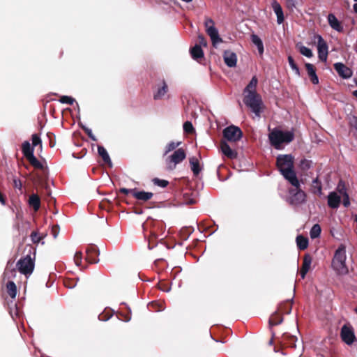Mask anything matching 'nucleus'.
<instances>
[{"label": "nucleus", "instance_id": "1", "mask_svg": "<svg viewBox=\"0 0 357 357\" xmlns=\"http://www.w3.org/2000/svg\"><path fill=\"white\" fill-rule=\"evenodd\" d=\"M257 78L254 76L243 91V102L258 118L260 117L262 100L257 93Z\"/></svg>", "mask_w": 357, "mask_h": 357}, {"label": "nucleus", "instance_id": "2", "mask_svg": "<svg viewBox=\"0 0 357 357\" xmlns=\"http://www.w3.org/2000/svg\"><path fill=\"white\" fill-rule=\"evenodd\" d=\"M277 166L284 178L294 187L299 185V180L294 170V157L291 154L279 155L277 158Z\"/></svg>", "mask_w": 357, "mask_h": 357}, {"label": "nucleus", "instance_id": "3", "mask_svg": "<svg viewBox=\"0 0 357 357\" xmlns=\"http://www.w3.org/2000/svg\"><path fill=\"white\" fill-rule=\"evenodd\" d=\"M294 139V134L292 131H283L274 128L268 135L270 144L277 150L283 148V144H289Z\"/></svg>", "mask_w": 357, "mask_h": 357}, {"label": "nucleus", "instance_id": "4", "mask_svg": "<svg viewBox=\"0 0 357 357\" xmlns=\"http://www.w3.org/2000/svg\"><path fill=\"white\" fill-rule=\"evenodd\" d=\"M346 249L344 245H340L335 251L333 261L332 267L337 275H344L349 273L346 264Z\"/></svg>", "mask_w": 357, "mask_h": 357}, {"label": "nucleus", "instance_id": "5", "mask_svg": "<svg viewBox=\"0 0 357 357\" xmlns=\"http://www.w3.org/2000/svg\"><path fill=\"white\" fill-rule=\"evenodd\" d=\"M186 158V153L182 148L177 149L172 154L167 155L165 159L167 169L174 170L176 165L183 162Z\"/></svg>", "mask_w": 357, "mask_h": 357}, {"label": "nucleus", "instance_id": "6", "mask_svg": "<svg viewBox=\"0 0 357 357\" xmlns=\"http://www.w3.org/2000/svg\"><path fill=\"white\" fill-rule=\"evenodd\" d=\"M206 31L209 36L213 46L216 47L217 45L222 42V39L220 37L218 30L215 26V22L211 18H206L204 22Z\"/></svg>", "mask_w": 357, "mask_h": 357}, {"label": "nucleus", "instance_id": "7", "mask_svg": "<svg viewBox=\"0 0 357 357\" xmlns=\"http://www.w3.org/2000/svg\"><path fill=\"white\" fill-rule=\"evenodd\" d=\"M17 266L21 273L31 275L34 268V261L30 255H26L17 261Z\"/></svg>", "mask_w": 357, "mask_h": 357}, {"label": "nucleus", "instance_id": "8", "mask_svg": "<svg viewBox=\"0 0 357 357\" xmlns=\"http://www.w3.org/2000/svg\"><path fill=\"white\" fill-rule=\"evenodd\" d=\"M301 183L298 187H294L295 189H291L289 193V202L291 204L298 205L304 203L306 199V194L301 188Z\"/></svg>", "mask_w": 357, "mask_h": 357}, {"label": "nucleus", "instance_id": "9", "mask_svg": "<svg viewBox=\"0 0 357 357\" xmlns=\"http://www.w3.org/2000/svg\"><path fill=\"white\" fill-rule=\"evenodd\" d=\"M223 135L228 141L236 142L241 139L243 132L238 127L230 126L223 130Z\"/></svg>", "mask_w": 357, "mask_h": 357}, {"label": "nucleus", "instance_id": "10", "mask_svg": "<svg viewBox=\"0 0 357 357\" xmlns=\"http://www.w3.org/2000/svg\"><path fill=\"white\" fill-rule=\"evenodd\" d=\"M314 39H317V52L319 59L322 61H326L328 52L327 43L320 35H315Z\"/></svg>", "mask_w": 357, "mask_h": 357}, {"label": "nucleus", "instance_id": "11", "mask_svg": "<svg viewBox=\"0 0 357 357\" xmlns=\"http://www.w3.org/2000/svg\"><path fill=\"white\" fill-rule=\"evenodd\" d=\"M340 336L344 342L351 345L356 340L354 330L351 326L344 325L341 328Z\"/></svg>", "mask_w": 357, "mask_h": 357}, {"label": "nucleus", "instance_id": "12", "mask_svg": "<svg viewBox=\"0 0 357 357\" xmlns=\"http://www.w3.org/2000/svg\"><path fill=\"white\" fill-rule=\"evenodd\" d=\"M334 68L338 75L344 79H348L352 76L351 70L342 63H335Z\"/></svg>", "mask_w": 357, "mask_h": 357}, {"label": "nucleus", "instance_id": "13", "mask_svg": "<svg viewBox=\"0 0 357 357\" xmlns=\"http://www.w3.org/2000/svg\"><path fill=\"white\" fill-rule=\"evenodd\" d=\"M223 58L225 64L228 67L232 68L236 66L237 56L234 52L230 50H226L224 52Z\"/></svg>", "mask_w": 357, "mask_h": 357}, {"label": "nucleus", "instance_id": "14", "mask_svg": "<svg viewBox=\"0 0 357 357\" xmlns=\"http://www.w3.org/2000/svg\"><path fill=\"white\" fill-rule=\"evenodd\" d=\"M341 197L336 192H331L328 195V205L332 208H337L340 204Z\"/></svg>", "mask_w": 357, "mask_h": 357}, {"label": "nucleus", "instance_id": "15", "mask_svg": "<svg viewBox=\"0 0 357 357\" xmlns=\"http://www.w3.org/2000/svg\"><path fill=\"white\" fill-rule=\"evenodd\" d=\"M312 257L310 255L307 254L303 257V265L301 269V276L302 279H304L307 273L309 271L311 267Z\"/></svg>", "mask_w": 357, "mask_h": 357}, {"label": "nucleus", "instance_id": "16", "mask_svg": "<svg viewBox=\"0 0 357 357\" xmlns=\"http://www.w3.org/2000/svg\"><path fill=\"white\" fill-rule=\"evenodd\" d=\"M220 149L222 153L230 159H234L237 157V153L234 150L231 149V147L226 142H222L220 144Z\"/></svg>", "mask_w": 357, "mask_h": 357}, {"label": "nucleus", "instance_id": "17", "mask_svg": "<svg viewBox=\"0 0 357 357\" xmlns=\"http://www.w3.org/2000/svg\"><path fill=\"white\" fill-rule=\"evenodd\" d=\"M271 6L277 16V22L279 24H282L284 22V14L281 6L275 0L272 1Z\"/></svg>", "mask_w": 357, "mask_h": 357}, {"label": "nucleus", "instance_id": "18", "mask_svg": "<svg viewBox=\"0 0 357 357\" xmlns=\"http://www.w3.org/2000/svg\"><path fill=\"white\" fill-rule=\"evenodd\" d=\"M328 22L330 26L334 30L342 32L343 31V26L341 23L339 22L337 18L335 16V15L331 13L328 15Z\"/></svg>", "mask_w": 357, "mask_h": 357}, {"label": "nucleus", "instance_id": "19", "mask_svg": "<svg viewBox=\"0 0 357 357\" xmlns=\"http://www.w3.org/2000/svg\"><path fill=\"white\" fill-rule=\"evenodd\" d=\"M311 191L312 193L318 195L319 196L322 195V184L318 176L312 181Z\"/></svg>", "mask_w": 357, "mask_h": 357}, {"label": "nucleus", "instance_id": "20", "mask_svg": "<svg viewBox=\"0 0 357 357\" xmlns=\"http://www.w3.org/2000/svg\"><path fill=\"white\" fill-rule=\"evenodd\" d=\"M305 68L307 72V74L309 77H310V79L312 82L314 84H317L319 83V78L316 74L315 69L312 64L307 63H305Z\"/></svg>", "mask_w": 357, "mask_h": 357}, {"label": "nucleus", "instance_id": "21", "mask_svg": "<svg viewBox=\"0 0 357 357\" xmlns=\"http://www.w3.org/2000/svg\"><path fill=\"white\" fill-rule=\"evenodd\" d=\"M153 194L150 192L138 191L135 189L133 192V197L138 200L148 201L153 197Z\"/></svg>", "mask_w": 357, "mask_h": 357}, {"label": "nucleus", "instance_id": "22", "mask_svg": "<svg viewBox=\"0 0 357 357\" xmlns=\"http://www.w3.org/2000/svg\"><path fill=\"white\" fill-rule=\"evenodd\" d=\"M167 84L163 81L162 85L161 87H158L156 90V91L153 94V98L155 100H160L162 99L165 94L167 92Z\"/></svg>", "mask_w": 357, "mask_h": 357}, {"label": "nucleus", "instance_id": "23", "mask_svg": "<svg viewBox=\"0 0 357 357\" xmlns=\"http://www.w3.org/2000/svg\"><path fill=\"white\" fill-rule=\"evenodd\" d=\"M22 153L26 159L31 158L33 155V147L31 146L30 143L25 141L22 144Z\"/></svg>", "mask_w": 357, "mask_h": 357}, {"label": "nucleus", "instance_id": "24", "mask_svg": "<svg viewBox=\"0 0 357 357\" xmlns=\"http://www.w3.org/2000/svg\"><path fill=\"white\" fill-rule=\"evenodd\" d=\"M251 40L253 44L257 46L259 54L260 55L263 54L264 49L263 42L261 38L258 36L252 34L251 36Z\"/></svg>", "mask_w": 357, "mask_h": 357}, {"label": "nucleus", "instance_id": "25", "mask_svg": "<svg viewBox=\"0 0 357 357\" xmlns=\"http://www.w3.org/2000/svg\"><path fill=\"white\" fill-rule=\"evenodd\" d=\"M297 247L299 250H303L308 247V238L302 235H298L296 239Z\"/></svg>", "mask_w": 357, "mask_h": 357}, {"label": "nucleus", "instance_id": "26", "mask_svg": "<svg viewBox=\"0 0 357 357\" xmlns=\"http://www.w3.org/2000/svg\"><path fill=\"white\" fill-rule=\"evenodd\" d=\"M190 165L193 174L196 176L198 175L202 170L199 167V160L196 157H191L190 158Z\"/></svg>", "mask_w": 357, "mask_h": 357}, {"label": "nucleus", "instance_id": "27", "mask_svg": "<svg viewBox=\"0 0 357 357\" xmlns=\"http://www.w3.org/2000/svg\"><path fill=\"white\" fill-rule=\"evenodd\" d=\"M190 54H191L192 57L195 60H198L199 59H201L204 56L203 50L201 48L200 45H195L190 50Z\"/></svg>", "mask_w": 357, "mask_h": 357}, {"label": "nucleus", "instance_id": "28", "mask_svg": "<svg viewBox=\"0 0 357 357\" xmlns=\"http://www.w3.org/2000/svg\"><path fill=\"white\" fill-rule=\"evenodd\" d=\"M98 153L102 158L104 162L109 165H112V161L107 150L102 146H98Z\"/></svg>", "mask_w": 357, "mask_h": 357}, {"label": "nucleus", "instance_id": "29", "mask_svg": "<svg viewBox=\"0 0 357 357\" xmlns=\"http://www.w3.org/2000/svg\"><path fill=\"white\" fill-rule=\"evenodd\" d=\"M29 204L32 206L34 211H38L40 206V200L37 195L33 194L29 197Z\"/></svg>", "mask_w": 357, "mask_h": 357}, {"label": "nucleus", "instance_id": "30", "mask_svg": "<svg viewBox=\"0 0 357 357\" xmlns=\"http://www.w3.org/2000/svg\"><path fill=\"white\" fill-rule=\"evenodd\" d=\"M296 48L299 50L302 55L307 58H311L313 56L312 50L310 48L303 45L301 43L296 44Z\"/></svg>", "mask_w": 357, "mask_h": 357}, {"label": "nucleus", "instance_id": "31", "mask_svg": "<svg viewBox=\"0 0 357 357\" xmlns=\"http://www.w3.org/2000/svg\"><path fill=\"white\" fill-rule=\"evenodd\" d=\"M181 144V142H170L165 147L163 155H167L172 151H175Z\"/></svg>", "mask_w": 357, "mask_h": 357}, {"label": "nucleus", "instance_id": "32", "mask_svg": "<svg viewBox=\"0 0 357 357\" xmlns=\"http://www.w3.org/2000/svg\"><path fill=\"white\" fill-rule=\"evenodd\" d=\"M8 294L12 298H15L17 295V287L14 282L8 281L6 285Z\"/></svg>", "mask_w": 357, "mask_h": 357}, {"label": "nucleus", "instance_id": "33", "mask_svg": "<svg viewBox=\"0 0 357 357\" xmlns=\"http://www.w3.org/2000/svg\"><path fill=\"white\" fill-rule=\"evenodd\" d=\"M16 275V271L15 268H10L8 266L6 267L4 273L3 280L10 281V280L15 278Z\"/></svg>", "mask_w": 357, "mask_h": 357}, {"label": "nucleus", "instance_id": "34", "mask_svg": "<svg viewBox=\"0 0 357 357\" xmlns=\"http://www.w3.org/2000/svg\"><path fill=\"white\" fill-rule=\"evenodd\" d=\"M321 229V227L318 224H315L313 225V227L311 228L310 231V235L311 238L314 239L320 236Z\"/></svg>", "mask_w": 357, "mask_h": 357}, {"label": "nucleus", "instance_id": "35", "mask_svg": "<svg viewBox=\"0 0 357 357\" xmlns=\"http://www.w3.org/2000/svg\"><path fill=\"white\" fill-rule=\"evenodd\" d=\"M288 62L292 70L295 73L296 75L299 76L300 70L297 65L295 63L294 60L291 56H288Z\"/></svg>", "mask_w": 357, "mask_h": 357}, {"label": "nucleus", "instance_id": "36", "mask_svg": "<svg viewBox=\"0 0 357 357\" xmlns=\"http://www.w3.org/2000/svg\"><path fill=\"white\" fill-rule=\"evenodd\" d=\"M312 162L311 160L303 159L300 162V168L303 171H306L311 168Z\"/></svg>", "mask_w": 357, "mask_h": 357}, {"label": "nucleus", "instance_id": "37", "mask_svg": "<svg viewBox=\"0 0 357 357\" xmlns=\"http://www.w3.org/2000/svg\"><path fill=\"white\" fill-rule=\"evenodd\" d=\"M29 162L33 165L34 167L38 169H43V164L34 156H31V158L27 159Z\"/></svg>", "mask_w": 357, "mask_h": 357}, {"label": "nucleus", "instance_id": "38", "mask_svg": "<svg viewBox=\"0 0 357 357\" xmlns=\"http://www.w3.org/2000/svg\"><path fill=\"white\" fill-rule=\"evenodd\" d=\"M59 102L63 104H68L72 105L75 102V99L70 96H63L60 98Z\"/></svg>", "mask_w": 357, "mask_h": 357}, {"label": "nucleus", "instance_id": "39", "mask_svg": "<svg viewBox=\"0 0 357 357\" xmlns=\"http://www.w3.org/2000/svg\"><path fill=\"white\" fill-rule=\"evenodd\" d=\"M153 182L155 185L160 186L161 188H165L169 183L167 181L160 179L158 178H153Z\"/></svg>", "mask_w": 357, "mask_h": 357}, {"label": "nucleus", "instance_id": "40", "mask_svg": "<svg viewBox=\"0 0 357 357\" xmlns=\"http://www.w3.org/2000/svg\"><path fill=\"white\" fill-rule=\"evenodd\" d=\"M82 254L81 252H76L74 255V262L76 264V266H79L82 264Z\"/></svg>", "mask_w": 357, "mask_h": 357}, {"label": "nucleus", "instance_id": "41", "mask_svg": "<svg viewBox=\"0 0 357 357\" xmlns=\"http://www.w3.org/2000/svg\"><path fill=\"white\" fill-rule=\"evenodd\" d=\"M183 130L187 133L192 132L194 128H193L192 123L190 121L185 122L183 124Z\"/></svg>", "mask_w": 357, "mask_h": 357}, {"label": "nucleus", "instance_id": "42", "mask_svg": "<svg viewBox=\"0 0 357 357\" xmlns=\"http://www.w3.org/2000/svg\"><path fill=\"white\" fill-rule=\"evenodd\" d=\"M337 190H338L339 193L340 195H342V196L345 195V194H347V191H346L344 183L342 181H340L339 182L338 185H337Z\"/></svg>", "mask_w": 357, "mask_h": 357}, {"label": "nucleus", "instance_id": "43", "mask_svg": "<svg viewBox=\"0 0 357 357\" xmlns=\"http://www.w3.org/2000/svg\"><path fill=\"white\" fill-rule=\"evenodd\" d=\"M84 130L86 132L89 137H90L93 141H96L97 139L95 137V135L93 134L91 129L86 128V127H82Z\"/></svg>", "mask_w": 357, "mask_h": 357}, {"label": "nucleus", "instance_id": "44", "mask_svg": "<svg viewBox=\"0 0 357 357\" xmlns=\"http://www.w3.org/2000/svg\"><path fill=\"white\" fill-rule=\"evenodd\" d=\"M90 252H94V253H96V252H97V248H96V247H94V246H91V247H90V248H88V249L86 250V252H87V254H88V259L90 260V261H91V263H96V262H97V261H96V260H93V259H90V255H90V254H89V253H90Z\"/></svg>", "mask_w": 357, "mask_h": 357}, {"label": "nucleus", "instance_id": "45", "mask_svg": "<svg viewBox=\"0 0 357 357\" xmlns=\"http://www.w3.org/2000/svg\"><path fill=\"white\" fill-rule=\"evenodd\" d=\"M32 144L33 146H36L38 144H41V139L37 135H32Z\"/></svg>", "mask_w": 357, "mask_h": 357}, {"label": "nucleus", "instance_id": "46", "mask_svg": "<svg viewBox=\"0 0 357 357\" xmlns=\"http://www.w3.org/2000/svg\"><path fill=\"white\" fill-rule=\"evenodd\" d=\"M31 238L32 241L34 243H39L41 240V238L40 236H38V234L37 232H32L31 234Z\"/></svg>", "mask_w": 357, "mask_h": 357}, {"label": "nucleus", "instance_id": "47", "mask_svg": "<svg viewBox=\"0 0 357 357\" xmlns=\"http://www.w3.org/2000/svg\"><path fill=\"white\" fill-rule=\"evenodd\" d=\"M287 6L289 8H296L297 1L296 0H287Z\"/></svg>", "mask_w": 357, "mask_h": 357}, {"label": "nucleus", "instance_id": "48", "mask_svg": "<svg viewBox=\"0 0 357 357\" xmlns=\"http://www.w3.org/2000/svg\"><path fill=\"white\" fill-rule=\"evenodd\" d=\"M349 204H350V202H349V195H348V194H345V195L343 196V205L345 207H347L349 206Z\"/></svg>", "mask_w": 357, "mask_h": 357}, {"label": "nucleus", "instance_id": "49", "mask_svg": "<svg viewBox=\"0 0 357 357\" xmlns=\"http://www.w3.org/2000/svg\"><path fill=\"white\" fill-rule=\"evenodd\" d=\"M135 191V189H127V188H121L120 189V192L125 194V195H128L129 193H131L132 195H133V192Z\"/></svg>", "mask_w": 357, "mask_h": 357}, {"label": "nucleus", "instance_id": "50", "mask_svg": "<svg viewBox=\"0 0 357 357\" xmlns=\"http://www.w3.org/2000/svg\"><path fill=\"white\" fill-rule=\"evenodd\" d=\"M198 39H199V42L200 45L206 46L207 43H206L204 37L202 35H199L198 36Z\"/></svg>", "mask_w": 357, "mask_h": 357}, {"label": "nucleus", "instance_id": "51", "mask_svg": "<svg viewBox=\"0 0 357 357\" xmlns=\"http://www.w3.org/2000/svg\"><path fill=\"white\" fill-rule=\"evenodd\" d=\"M14 187L15 188L21 189L22 188V183L18 179H14L13 181Z\"/></svg>", "mask_w": 357, "mask_h": 357}, {"label": "nucleus", "instance_id": "52", "mask_svg": "<svg viewBox=\"0 0 357 357\" xmlns=\"http://www.w3.org/2000/svg\"><path fill=\"white\" fill-rule=\"evenodd\" d=\"M282 321V319H277V321H274L273 318H272L270 321L271 324L273 325H278V324H280Z\"/></svg>", "mask_w": 357, "mask_h": 357}, {"label": "nucleus", "instance_id": "53", "mask_svg": "<svg viewBox=\"0 0 357 357\" xmlns=\"http://www.w3.org/2000/svg\"><path fill=\"white\" fill-rule=\"evenodd\" d=\"M352 125L355 128V129L357 130V118L354 117Z\"/></svg>", "mask_w": 357, "mask_h": 357}, {"label": "nucleus", "instance_id": "54", "mask_svg": "<svg viewBox=\"0 0 357 357\" xmlns=\"http://www.w3.org/2000/svg\"><path fill=\"white\" fill-rule=\"evenodd\" d=\"M291 310V307L290 306L287 310L284 311L286 314H289Z\"/></svg>", "mask_w": 357, "mask_h": 357}, {"label": "nucleus", "instance_id": "55", "mask_svg": "<svg viewBox=\"0 0 357 357\" xmlns=\"http://www.w3.org/2000/svg\"><path fill=\"white\" fill-rule=\"evenodd\" d=\"M354 10L357 13V3L354 5Z\"/></svg>", "mask_w": 357, "mask_h": 357}, {"label": "nucleus", "instance_id": "56", "mask_svg": "<svg viewBox=\"0 0 357 357\" xmlns=\"http://www.w3.org/2000/svg\"><path fill=\"white\" fill-rule=\"evenodd\" d=\"M353 94L355 97L357 98V89L353 92Z\"/></svg>", "mask_w": 357, "mask_h": 357}, {"label": "nucleus", "instance_id": "57", "mask_svg": "<svg viewBox=\"0 0 357 357\" xmlns=\"http://www.w3.org/2000/svg\"><path fill=\"white\" fill-rule=\"evenodd\" d=\"M279 310H280V311H282V306H280V307Z\"/></svg>", "mask_w": 357, "mask_h": 357}, {"label": "nucleus", "instance_id": "58", "mask_svg": "<svg viewBox=\"0 0 357 357\" xmlns=\"http://www.w3.org/2000/svg\"><path fill=\"white\" fill-rule=\"evenodd\" d=\"M355 312L357 314V307L355 308Z\"/></svg>", "mask_w": 357, "mask_h": 357}, {"label": "nucleus", "instance_id": "59", "mask_svg": "<svg viewBox=\"0 0 357 357\" xmlns=\"http://www.w3.org/2000/svg\"><path fill=\"white\" fill-rule=\"evenodd\" d=\"M355 221L357 222V215L355 217Z\"/></svg>", "mask_w": 357, "mask_h": 357}, {"label": "nucleus", "instance_id": "60", "mask_svg": "<svg viewBox=\"0 0 357 357\" xmlns=\"http://www.w3.org/2000/svg\"><path fill=\"white\" fill-rule=\"evenodd\" d=\"M354 1L357 3V0H354Z\"/></svg>", "mask_w": 357, "mask_h": 357}]
</instances>
